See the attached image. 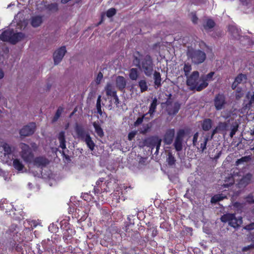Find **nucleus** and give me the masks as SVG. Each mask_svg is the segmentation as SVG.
<instances>
[{"label": "nucleus", "mask_w": 254, "mask_h": 254, "mask_svg": "<svg viewBox=\"0 0 254 254\" xmlns=\"http://www.w3.org/2000/svg\"><path fill=\"white\" fill-rule=\"evenodd\" d=\"M133 63L146 76L150 77L152 75L154 65L150 56L147 55L141 61L136 57Z\"/></svg>", "instance_id": "nucleus-1"}, {"label": "nucleus", "mask_w": 254, "mask_h": 254, "mask_svg": "<svg viewBox=\"0 0 254 254\" xmlns=\"http://www.w3.org/2000/svg\"><path fill=\"white\" fill-rule=\"evenodd\" d=\"M187 77L186 84L190 90L200 91L206 87V84L200 80L199 73L197 71H193Z\"/></svg>", "instance_id": "nucleus-2"}, {"label": "nucleus", "mask_w": 254, "mask_h": 254, "mask_svg": "<svg viewBox=\"0 0 254 254\" xmlns=\"http://www.w3.org/2000/svg\"><path fill=\"white\" fill-rule=\"evenodd\" d=\"M209 134H205L202 133L201 136L199 137V133L196 132L193 136L192 138V145L194 147H196L200 153H203L206 149V145L208 141L209 140Z\"/></svg>", "instance_id": "nucleus-3"}, {"label": "nucleus", "mask_w": 254, "mask_h": 254, "mask_svg": "<svg viewBox=\"0 0 254 254\" xmlns=\"http://www.w3.org/2000/svg\"><path fill=\"white\" fill-rule=\"evenodd\" d=\"M187 56L194 64H199L203 63L206 58V55L204 52L193 48H188Z\"/></svg>", "instance_id": "nucleus-4"}, {"label": "nucleus", "mask_w": 254, "mask_h": 254, "mask_svg": "<svg viewBox=\"0 0 254 254\" xmlns=\"http://www.w3.org/2000/svg\"><path fill=\"white\" fill-rule=\"evenodd\" d=\"M24 37V35L21 32L14 33L12 30L4 31L0 35V39L3 41L9 42L15 44L21 41Z\"/></svg>", "instance_id": "nucleus-5"}, {"label": "nucleus", "mask_w": 254, "mask_h": 254, "mask_svg": "<svg viewBox=\"0 0 254 254\" xmlns=\"http://www.w3.org/2000/svg\"><path fill=\"white\" fill-rule=\"evenodd\" d=\"M221 220L223 222H228L229 225L235 228L239 227L242 223L241 217L237 218L234 214L227 213L223 215Z\"/></svg>", "instance_id": "nucleus-6"}, {"label": "nucleus", "mask_w": 254, "mask_h": 254, "mask_svg": "<svg viewBox=\"0 0 254 254\" xmlns=\"http://www.w3.org/2000/svg\"><path fill=\"white\" fill-rule=\"evenodd\" d=\"M19 146L21 149L20 153L22 159L25 162H31L34 155L29 146L25 143H21Z\"/></svg>", "instance_id": "nucleus-7"}, {"label": "nucleus", "mask_w": 254, "mask_h": 254, "mask_svg": "<svg viewBox=\"0 0 254 254\" xmlns=\"http://www.w3.org/2000/svg\"><path fill=\"white\" fill-rule=\"evenodd\" d=\"M186 131L183 129H179L177 132L173 144L175 149L178 152L182 150L183 147V139Z\"/></svg>", "instance_id": "nucleus-8"}, {"label": "nucleus", "mask_w": 254, "mask_h": 254, "mask_svg": "<svg viewBox=\"0 0 254 254\" xmlns=\"http://www.w3.org/2000/svg\"><path fill=\"white\" fill-rule=\"evenodd\" d=\"M36 125L34 123H31L24 126L19 131L21 136H28L34 133L35 131Z\"/></svg>", "instance_id": "nucleus-9"}, {"label": "nucleus", "mask_w": 254, "mask_h": 254, "mask_svg": "<svg viewBox=\"0 0 254 254\" xmlns=\"http://www.w3.org/2000/svg\"><path fill=\"white\" fill-rule=\"evenodd\" d=\"M253 176L252 174L248 173L244 175L237 184L238 188L240 189H244L248 185L253 182Z\"/></svg>", "instance_id": "nucleus-10"}, {"label": "nucleus", "mask_w": 254, "mask_h": 254, "mask_svg": "<svg viewBox=\"0 0 254 254\" xmlns=\"http://www.w3.org/2000/svg\"><path fill=\"white\" fill-rule=\"evenodd\" d=\"M246 97L249 101L248 102L246 100L244 101L242 110L244 112L250 110L253 105H254V91L252 92L250 91L248 92Z\"/></svg>", "instance_id": "nucleus-11"}, {"label": "nucleus", "mask_w": 254, "mask_h": 254, "mask_svg": "<svg viewBox=\"0 0 254 254\" xmlns=\"http://www.w3.org/2000/svg\"><path fill=\"white\" fill-rule=\"evenodd\" d=\"M226 104L225 97L222 94H218L214 99V105L215 109L219 111L224 108Z\"/></svg>", "instance_id": "nucleus-12"}, {"label": "nucleus", "mask_w": 254, "mask_h": 254, "mask_svg": "<svg viewBox=\"0 0 254 254\" xmlns=\"http://www.w3.org/2000/svg\"><path fill=\"white\" fill-rule=\"evenodd\" d=\"M66 52L65 46H62L57 49L53 54V59L54 64L57 65L59 64L62 60Z\"/></svg>", "instance_id": "nucleus-13"}, {"label": "nucleus", "mask_w": 254, "mask_h": 254, "mask_svg": "<svg viewBox=\"0 0 254 254\" xmlns=\"http://www.w3.org/2000/svg\"><path fill=\"white\" fill-rule=\"evenodd\" d=\"M180 108V105L178 102L171 103L169 101L167 102L166 110L170 115L176 114Z\"/></svg>", "instance_id": "nucleus-14"}, {"label": "nucleus", "mask_w": 254, "mask_h": 254, "mask_svg": "<svg viewBox=\"0 0 254 254\" xmlns=\"http://www.w3.org/2000/svg\"><path fill=\"white\" fill-rule=\"evenodd\" d=\"M175 133L174 128H170L166 130L163 138L164 143L167 145L171 144L173 140Z\"/></svg>", "instance_id": "nucleus-15"}, {"label": "nucleus", "mask_w": 254, "mask_h": 254, "mask_svg": "<svg viewBox=\"0 0 254 254\" xmlns=\"http://www.w3.org/2000/svg\"><path fill=\"white\" fill-rule=\"evenodd\" d=\"M146 141L152 147H156V150L155 153H157L161 145L162 139L158 136H152L148 138Z\"/></svg>", "instance_id": "nucleus-16"}, {"label": "nucleus", "mask_w": 254, "mask_h": 254, "mask_svg": "<svg viewBox=\"0 0 254 254\" xmlns=\"http://www.w3.org/2000/svg\"><path fill=\"white\" fill-rule=\"evenodd\" d=\"M75 130L78 136V137L82 140L84 139L87 137V136L89 135V133L85 132L82 127L77 124L76 125Z\"/></svg>", "instance_id": "nucleus-17"}, {"label": "nucleus", "mask_w": 254, "mask_h": 254, "mask_svg": "<svg viewBox=\"0 0 254 254\" xmlns=\"http://www.w3.org/2000/svg\"><path fill=\"white\" fill-rule=\"evenodd\" d=\"M34 165L37 167H43L49 163L48 160L45 157H38L34 159Z\"/></svg>", "instance_id": "nucleus-18"}, {"label": "nucleus", "mask_w": 254, "mask_h": 254, "mask_svg": "<svg viewBox=\"0 0 254 254\" xmlns=\"http://www.w3.org/2000/svg\"><path fill=\"white\" fill-rule=\"evenodd\" d=\"M116 85L120 90L124 89L126 86V81L123 76H118L116 80Z\"/></svg>", "instance_id": "nucleus-19"}, {"label": "nucleus", "mask_w": 254, "mask_h": 254, "mask_svg": "<svg viewBox=\"0 0 254 254\" xmlns=\"http://www.w3.org/2000/svg\"><path fill=\"white\" fill-rule=\"evenodd\" d=\"M228 30L231 35L235 39L240 37V30L234 25H230L228 27Z\"/></svg>", "instance_id": "nucleus-20"}, {"label": "nucleus", "mask_w": 254, "mask_h": 254, "mask_svg": "<svg viewBox=\"0 0 254 254\" xmlns=\"http://www.w3.org/2000/svg\"><path fill=\"white\" fill-rule=\"evenodd\" d=\"M212 121L210 119H204L201 124L202 128L204 131H208L212 127Z\"/></svg>", "instance_id": "nucleus-21"}, {"label": "nucleus", "mask_w": 254, "mask_h": 254, "mask_svg": "<svg viewBox=\"0 0 254 254\" xmlns=\"http://www.w3.org/2000/svg\"><path fill=\"white\" fill-rule=\"evenodd\" d=\"M214 75V72L211 71L205 75L201 76L200 78V80L202 83L204 82L205 84H206L207 87L208 84L207 82L212 80L213 76Z\"/></svg>", "instance_id": "nucleus-22"}, {"label": "nucleus", "mask_w": 254, "mask_h": 254, "mask_svg": "<svg viewBox=\"0 0 254 254\" xmlns=\"http://www.w3.org/2000/svg\"><path fill=\"white\" fill-rule=\"evenodd\" d=\"M58 139L60 141V147L63 149L66 148L65 132L64 131H62L59 133Z\"/></svg>", "instance_id": "nucleus-23"}, {"label": "nucleus", "mask_w": 254, "mask_h": 254, "mask_svg": "<svg viewBox=\"0 0 254 254\" xmlns=\"http://www.w3.org/2000/svg\"><path fill=\"white\" fill-rule=\"evenodd\" d=\"M17 228L16 225H12L11 226L10 228L8 231V232L10 233V235L11 236H12V239H13L14 241H19V240L17 239V233L18 231H17L16 229Z\"/></svg>", "instance_id": "nucleus-24"}, {"label": "nucleus", "mask_w": 254, "mask_h": 254, "mask_svg": "<svg viewBox=\"0 0 254 254\" xmlns=\"http://www.w3.org/2000/svg\"><path fill=\"white\" fill-rule=\"evenodd\" d=\"M105 90L106 94L108 96L113 97L116 94H117L116 91L115 90L114 87L111 83H108L107 84L105 87Z\"/></svg>", "instance_id": "nucleus-25"}, {"label": "nucleus", "mask_w": 254, "mask_h": 254, "mask_svg": "<svg viewBox=\"0 0 254 254\" xmlns=\"http://www.w3.org/2000/svg\"><path fill=\"white\" fill-rule=\"evenodd\" d=\"M42 22V18L40 16H34L31 19V25L35 27H38L41 25Z\"/></svg>", "instance_id": "nucleus-26"}, {"label": "nucleus", "mask_w": 254, "mask_h": 254, "mask_svg": "<svg viewBox=\"0 0 254 254\" xmlns=\"http://www.w3.org/2000/svg\"><path fill=\"white\" fill-rule=\"evenodd\" d=\"M139 73L137 68H132L129 70V77L132 80H137Z\"/></svg>", "instance_id": "nucleus-27"}, {"label": "nucleus", "mask_w": 254, "mask_h": 254, "mask_svg": "<svg viewBox=\"0 0 254 254\" xmlns=\"http://www.w3.org/2000/svg\"><path fill=\"white\" fill-rule=\"evenodd\" d=\"M87 145L88 147L91 150H93L95 147V143L92 140V138L90 135L87 136V137L83 140Z\"/></svg>", "instance_id": "nucleus-28"}, {"label": "nucleus", "mask_w": 254, "mask_h": 254, "mask_svg": "<svg viewBox=\"0 0 254 254\" xmlns=\"http://www.w3.org/2000/svg\"><path fill=\"white\" fill-rule=\"evenodd\" d=\"M225 183L223 184L224 188H228L229 186L232 185L234 183V178L233 175H229L228 177H226Z\"/></svg>", "instance_id": "nucleus-29"}, {"label": "nucleus", "mask_w": 254, "mask_h": 254, "mask_svg": "<svg viewBox=\"0 0 254 254\" xmlns=\"http://www.w3.org/2000/svg\"><path fill=\"white\" fill-rule=\"evenodd\" d=\"M93 126L95 128V132L97 134V135L100 137H102L104 136V132L102 129V128L98 124V123L94 122L93 123Z\"/></svg>", "instance_id": "nucleus-30"}, {"label": "nucleus", "mask_w": 254, "mask_h": 254, "mask_svg": "<svg viewBox=\"0 0 254 254\" xmlns=\"http://www.w3.org/2000/svg\"><path fill=\"white\" fill-rule=\"evenodd\" d=\"M176 160L174 155L171 152H169L168 157L167 158V162L170 166H173L175 165Z\"/></svg>", "instance_id": "nucleus-31"}, {"label": "nucleus", "mask_w": 254, "mask_h": 254, "mask_svg": "<svg viewBox=\"0 0 254 254\" xmlns=\"http://www.w3.org/2000/svg\"><path fill=\"white\" fill-rule=\"evenodd\" d=\"M1 147L4 151V154L9 155L12 152V148L10 146L6 143H1Z\"/></svg>", "instance_id": "nucleus-32"}, {"label": "nucleus", "mask_w": 254, "mask_h": 254, "mask_svg": "<svg viewBox=\"0 0 254 254\" xmlns=\"http://www.w3.org/2000/svg\"><path fill=\"white\" fill-rule=\"evenodd\" d=\"M247 79V76L246 74L240 73L235 78V81L238 84L245 83Z\"/></svg>", "instance_id": "nucleus-33"}, {"label": "nucleus", "mask_w": 254, "mask_h": 254, "mask_svg": "<svg viewBox=\"0 0 254 254\" xmlns=\"http://www.w3.org/2000/svg\"><path fill=\"white\" fill-rule=\"evenodd\" d=\"M157 105V100L156 98H154L153 99V101L150 106L149 110L148 112V114H150V116H151L152 114H153V113L155 112Z\"/></svg>", "instance_id": "nucleus-34"}, {"label": "nucleus", "mask_w": 254, "mask_h": 254, "mask_svg": "<svg viewBox=\"0 0 254 254\" xmlns=\"http://www.w3.org/2000/svg\"><path fill=\"white\" fill-rule=\"evenodd\" d=\"M138 86L139 87L141 92L146 91L148 89L147 82L145 79H141L138 81Z\"/></svg>", "instance_id": "nucleus-35"}, {"label": "nucleus", "mask_w": 254, "mask_h": 254, "mask_svg": "<svg viewBox=\"0 0 254 254\" xmlns=\"http://www.w3.org/2000/svg\"><path fill=\"white\" fill-rule=\"evenodd\" d=\"M154 79V84L157 87H159L161 85V75L160 73L157 71H155L153 73Z\"/></svg>", "instance_id": "nucleus-36"}, {"label": "nucleus", "mask_w": 254, "mask_h": 254, "mask_svg": "<svg viewBox=\"0 0 254 254\" xmlns=\"http://www.w3.org/2000/svg\"><path fill=\"white\" fill-rule=\"evenodd\" d=\"M215 26L214 21L211 19H208L206 20L205 24H204L203 26L205 29L208 30L213 28Z\"/></svg>", "instance_id": "nucleus-37"}, {"label": "nucleus", "mask_w": 254, "mask_h": 254, "mask_svg": "<svg viewBox=\"0 0 254 254\" xmlns=\"http://www.w3.org/2000/svg\"><path fill=\"white\" fill-rule=\"evenodd\" d=\"M13 165L14 168L18 171H22L24 166L18 159H14L13 161Z\"/></svg>", "instance_id": "nucleus-38"}, {"label": "nucleus", "mask_w": 254, "mask_h": 254, "mask_svg": "<svg viewBox=\"0 0 254 254\" xmlns=\"http://www.w3.org/2000/svg\"><path fill=\"white\" fill-rule=\"evenodd\" d=\"M191 70V66L189 63H185L184 66L183 70L185 75L187 76L189 75V73Z\"/></svg>", "instance_id": "nucleus-39"}, {"label": "nucleus", "mask_w": 254, "mask_h": 254, "mask_svg": "<svg viewBox=\"0 0 254 254\" xmlns=\"http://www.w3.org/2000/svg\"><path fill=\"white\" fill-rule=\"evenodd\" d=\"M225 196H223L222 194H216L213 196L211 199V202L212 203H216L218 201H219L222 200Z\"/></svg>", "instance_id": "nucleus-40"}, {"label": "nucleus", "mask_w": 254, "mask_h": 254, "mask_svg": "<svg viewBox=\"0 0 254 254\" xmlns=\"http://www.w3.org/2000/svg\"><path fill=\"white\" fill-rule=\"evenodd\" d=\"M63 109L62 107H59L58 109V110H57V112L56 113V114H55V116H54V118L53 119V122H55L57 121L58 120V119L61 116V114H62V113L63 112Z\"/></svg>", "instance_id": "nucleus-41"}, {"label": "nucleus", "mask_w": 254, "mask_h": 254, "mask_svg": "<svg viewBox=\"0 0 254 254\" xmlns=\"http://www.w3.org/2000/svg\"><path fill=\"white\" fill-rule=\"evenodd\" d=\"M244 93L242 91V89L241 88L238 87L236 89V99L237 100L240 99L244 96Z\"/></svg>", "instance_id": "nucleus-42"}, {"label": "nucleus", "mask_w": 254, "mask_h": 254, "mask_svg": "<svg viewBox=\"0 0 254 254\" xmlns=\"http://www.w3.org/2000/svg\"><path fill=\"white\" fill-rule=\"evenodd\" d=\"M101 96L99 95L97 98V103H96V108L97 110V113L99 114L100 115H102V112L101 110Z\"/></svg>", "instance_id": "nucleus-43"}, {"label": "nucleus", "mask_w": 254, "mask_h": 254, "mask_svg": "<svg viewBox=\"0 0 254 254\" xmlns=\"http://www.w3.org/2000/svg\"><path fill=\"white\" fill-rule=\"evenodd\" d=\"M227 124L225 122L223 123H219L217 127V129L219 130V131H225L227 129Z\"/></svg>", "instance_id": "nucleus-44"}, {"label": "nucleus", "mask_w": 254, "mask_h": 254, "mask_svg": "<svg viewBox=\"0 0 254 254\" xmlns=\"http://www.w3.org/2000/svg\"><path fill=\"white\" fill-rule=\"evenodd\" d=\"M26 223L31 226L29 229H33L34 228H35L37 225V223L35 220H26V222L24 223L25 225H26Z\"/></svg>", "instance_id": "nucleus-45"}, {"label": "nucleus", "mask_w": 254, "mask_h": 254, "mask_svg": "<svg viewBox=\"0 0 254 254\" xmlns=\"http://www.w3.org/2000/svg\"><path fill=\"white\" fill-rule=\"evenodd\" d=\"M48 8L51 11H56L58 10V5L56 3H51L48 5Z\"/></svg>", "instance_id": "nucleus-46"}, {"label": "nucleus", "mask_w": 254, "mask_h": 254, "mask_svg": "<svg viewBox=\"0 0 254 254\" xmlns=\"http://www.w3.org/2000/svg\"><path fill=\"white\" fill-rule=\"evenodd\" d=\"M116 13V10L114 8H111L107 11L106 15L108 17H111Z\"/></svg>", "instance_id": "nucleus-47"}, {"label": "nucleus", "mask_w": 254, "mask_h": 254, "mask_svg": "<svg viewBox=\"0 0 254 254\" xmlns=\"http://www.w3.org/2000/svg\"><path fill=\"white\" fill-rule=\"evenodd\" d=\"M238 125L237 124L235 126H234L231 129V131L230 133V136L231 138L233 137V136L235 134L236 131L238 130Z\"/></svg>", "instance_id": "nucleus-48"}, {"label": "nucleus", "mask_w": 254, "mask_h": 254, "mask_svg": "<svg viewBox=\"0 0 254 254\" xmlns=\"http://www.w3.org/2000/svg\"><path fill=\"white\" fill-rule=\"evenodd\" d=\"M249 157H244L241 158L240 159H238L236 161V165H238L239 164H242L243 162H247L249 160Z\"/></svg>", "instance_id": "nucleus-49"}, {"label": "nucleus", "mask_w": 254, "mask_h": 254, "mask_svg": "<svg viewBox=\"0 0 254 254\" xmlns=\"http://www.w3.org/2000/svg\"><path fill=\"white\" fill-rule=\"evenodd\" d=\"M103 77V75L101 72H99L97 76V77L96 78V82L97 84H99L100 83L101 80L102 79Z\"/></svg>", "instance_id": "nucleus-50"}, {"label": "nucleus", "mask_w": 254, "mask_h": 254, "mask_svg": "<svg viewBox=\"0 0 254 254\" xmlns=\"http://www.w3.org/2000/svg\"><path fill=\"white\" fill-rule=\"evenodd\" d=\"M136 134V131H131L129 132L128 134V139L129 140H131L135 136Z\"/></svg>", "instance_id": "nucleus-51"}, {"label": "nucleus", "mask_w": 254, "mask_h": 254, "mask_svg": "<svg viewBox=\"0 0 254 254\" xmlns=\"http://www.w3.org/2000/svg\"><path fill=\"white\" fill-rule=\"evenodd\" d=\"M144 117V115L141 118H138L136 121L134 122V126H137L141 124L143 122V119Z\"/></svg>", "instance_id": "nucleus-52"}, {"label": "nucleus", "mask_w": 254, "mask_h": 254, "mask_svg": "<svg viewBox=\"0 0 254 254\" xmlns=\"http://www.w3.org/2000/svg\"><path fill=\"white\" fill-rule=\"evenodd\" d=\"M245 229L248 230H252L254 229V222L246 226L245 227Z\"/></svg>", "instance_id": "nucleus-53"}, {"label": "nucleus", "mask_w": 254, "mask_h": 254, "mask_svg": "<svg viewBox=\"0 0 254 254\" xmlns=\"http://www.w3.org/2000/svg\"><path fill=\"white\" fill-rule=\"evenodd\" d=\"M247 201L250 203H254V199L253 198V196L252 194L249 195L247 197Z\"/></svg>", "instance_id": "nucleus-54"}, {"label": "nucleus", "mask_w": 254, "mask_h": 254, "mask_svg": "<svg viewBox=\"0 0 254 254\" xmlns=\"http://www.w3.org/2000/svg\"><path fill=\"white\" fill-rule=\"evenodd\" d=\"M3 203H5V200L0 201V207L1 210H6L5 212H7V208H5V207L3 205Z\"/></svg>", "instance_id": "nucleus-55"}, {"label": "nucleus", "mask_w": 254, "mask_h": 254, "mask_svg": "<svg viewBox=\"0 0 254 254\" xmlns=\"http://www.w3.org/2000/svg\"><path fill=\"white\" fill-rule=\"evenodd\" d=\"M218 131H220L218 129H217V127H216V128L213 130L211 133V135L210 136V139H211L215 134H216Z\"/></svg>", "instance_id": "nucleus-56"}, {"label": "nucleus", "mask_w": 254, "mask_h": 254, "mask_svg": "<svg viewBox=\"0 0 254 254\" xmlns=\"http://www.w3.org/2000/svg\"><path fill=\"white\" fill-rule=\"evenodd\" d=\"M113 97L114 98V99L115 100V103L116 105H118L119 104V99L118 98V97L117 95L116 94Z\"/></svg>", "instance_id": "nucleus-57"}, {"label": "nucleus", "mask_w": 254, "mask_h": 254, "mask_svg": "<svg viewBox=\"0 0 254 254\" xmlns=\"http://www.w3.org/2000/svg\"><path fill=\"white\" fill-rule=\"evenodd\" d=\"M238 85V84L235 81H234V82L232 84L231 87H232V89L234 90L237 88Z\"/></svg>", "instance_id": "nucleus-58"}, {"label": "nucleus", "mask_w": 254, "mask_h": 254, "mask_svg": "<svg viewBox=\"0 0 254 254\" xmlns=\"http://www.w3.org/2000/svg\"><path fill=\"white\" fill-rule=\"evenodd\" d=\"M197 17L195 15H193L192 17V21L194 23H196L197 20Z\"/></svg>", "instance_id": "nucleus-59"}, {"label": "nucleus", "mask_w": 254, "mask_h": 254, "mask_svg": "<svg viewBox=\"0 0 254 254\" xmlns=\"http://www.w3.org/2000/svg\"><path fill=\"white\" fill-rule=\"evenodd\" d=\"M240 1L244 5H248L249 3L248 0H240Z\"/></svg>", "instance_id": "nucleus-60"}, {"label": "nucleus", "mask_w": 254, "mask_h": 254, "mask_svg": "<svg viewBox=\"0 0 254 254\" xmlns=\"http://www.w3.org/2000/svg\"><path fill=\"white\" fill-rule=\"evenodd\" d=\"M4 76L3 72L1 69H0V79L2 78Z\"/></svg>", "instance_id": "nucleus-61"}, {"label": "nucleus", "mask_w": 254, "mask_h": 254, "mask_svg": "<svg viewBox=\"0 0 254 254\" xmlns=\"http://www.w3.org/2000/svg\"><path fill=\"white\" fill-rule=\"evenodd\" d=\"M221 154V152L220 151L216 156H215L214 157V159H215V160H217V159H218L220 156Z\"/></svg>", "instance_id": "nucleus-62"}, {"label": "nucleus", "mask_w": 254, "mask_h": 254, "mask_svg": "<svg viewBox=\"0 0 254 254\" xmlns=\"http://www.w3.org/2000/svg\"><path fill=\"white\" fill-rule=\"evenodd\" d=\"M251 246H249L248 247H245L243 249V251H247L251 248Z\"/></svg>", "instance_id": "nucleus-63"}, {"label": "nucleus", "mask_w": 254, "mask_h": 254, "mask_svg": "<svg viewBox=\"0 0 254 254\" xmlns=\"http://www.w3.org/2000/svg\"><path fill=\"white\" fill-rule=\"evenodd\" d=\"M251 134L254 135V128L251 130Z\"/></svg>", "instance_id": "nucleus-64"}]
</instances>
